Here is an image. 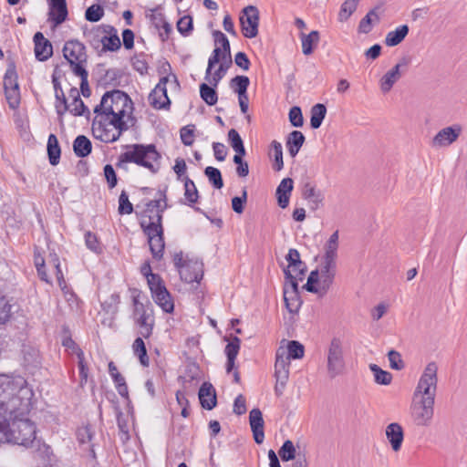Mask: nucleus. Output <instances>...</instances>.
<instances>
[{
  "instance_id": "obj_51",
  "label": "nucleus",
  "mask_w": 467,
  "mask_h": 467,
  "mask_svg": "<svg viewBox=\"0 0 467 467\" xmlns=\"http://www.w3.org/2000/svg\"><path fill=\"white\" fill-rule=\"evenodd\" d=\"M204 174L215 189H221L223 186L221 171L214 167L209 166L204 170Z\"/></svg>"
},
{
  "instance_id": "obj_17",
  "label": "nucleus",
  "mask_w": 467,
  "mask_h": 467,
  "mask_svg": "<svg viewBox=\"0 0 467 467\" xmlns=\"http://www.w3.org/2000/svg\"><path fill=\"white\" fill-rule=\"evenodd\" d=\"M407 66L408 62L403 58L381 77L379 85L383 94L389 93L393 86L401 78L402 68H406Z\"/></svg>"
},
{
  "instance_id": "obj_60",
  "label": "nucleus",
  "mask_w": 467,
  "mask_h": 467,
  "mask_svg": "<svg viewBox=\"0 0 467 467\" xmlns=\"http://www.w3.org/2000/svg\"><path fill=\"white\" fill-rule=\"evenodd\" d=\"M62 345L63 347L66 348V350L71 355L75 354L78 358L84 355L83 351L78 348V346L69 336H65L63 337Z\"/></svg>"
},
{
  "instance_id": "obj_19",
  "label": "nucleus",
  "mask_w": 467,
  "mask_h": 467,
  "mask_svg": "<svg viewBox=\"0 0 467 467\" xmlns=\"http://www.w3.org/2000/svg\"><path fill=\"white\" fill-rule=\"evenodd\" d=\"M462 133L460 125H453L441 129L432 139L431 146L434 148H446L457 140Z\"/></svg>"
},
{
  "instance_id": "obj_2",
  "label": "nucleus",
  "mask_w": 467,
  "mask_h": 467,
  "mask_svg": "<svg viewBox=\"0 0 467 467\" xmlns=\"http://www.w3.org/2000/svg\"><path fill=\"white\" fill-rule=\"evenodd\" d=\"M133 111V103L130 97L120 90L106 92L99 105L94 109V113L115 121L130 125Z\"/></svg>"
},
{
  "instance_id": "obj_46",
  "label": "nucleus",
  "mask_w": 467,
  "mask_h": 467,
  "mask_svg": "<svg viewBox=\"0 0 467 467\" xmlns=\"http://www.w3.org/2000/svg\"><path fill=\"white\" fill-rule=\"evenodd\" d=\"M228 140L230 142V145L234 149V150L236 152V154L244 155L245 154V149L244 146L243 140L237 130L234 129H231L228 131Z\"/></svg>"
},
{
  "instance_id": "obj_14",
  "label": "nucleus",
  "mask_w": 467,
  "mask_h": 467,
  "mask_svg": "<svg viewBox=\"0 0 467 467\" xmlns=\"http://www.w3.org/2000/svg\"><path fill=\"white\" fill-rule=\"evenodd\" d=\"M438 387V365L430 362L424 368L413 392L425 396H435Z\"/></svg>"
},
{
  "instance_id": "obj_48",
  "label": "nucleus",
  "mask_w": 467,
  "mask_h": 467,
  "mask_svg": "<svg viewBox=\"0 0 467 467\" xmlns=\"http://www.w3.org/2000/svg\"><path fill=\"white\" fill-rule=\"evenodd\" d=\"M85 244L88 250L95 254H101L103 251L102 244L99 242L97 234L88 231L85 233Z\"/></svg>"
},
{
  "instance_id": "obj_11",
  "label": "nucleus",
  "mask_w": 467,
  "mask_h": 467,
  "mask_svg": "<svg viewBox=\"0 0 467 467\" xmlns=\"http://www.w3.org/2000/svg\"><path fill=\"white\" fill-rule=\"evenodd\" d=\"M173 263L181 279L186 283L200 282L203 275V265L198 259H189L182 252L175 253Z\"/></svg>"
},
{
  "instance_id": "obj_5",
  "label": "nucleus",
  "mask_w": 467,
  "mask_h": 467,
  "mask_svg": "<svg viewBox=\"0 0 467 467\" xmlns=\"http://www.w3.org/2000/svg\"><path fill=\"white\" fill-rule=\"evenodd\" d=\"M29 393L23 377L0 375V409L4 412L12 414L17 409L20 399Z\"/></svg>"
},
{
  "instance_id": "obj_26",
  "label": "nucleus",
  "mask_w": 467,
  "mask_h": 467,
  "mask_svg": "<svg viewBox=\"0 0 467 467\" xmlns=\"http://www.w3.org/2000/svg\"><path fill=\"white\" fill-rule=\"evenodd\" d=\"M338 231L334 232L324 245V254L320 260L337 264V250L339 245Z\"/></svg>"
},
{
  "instance_id": "obj_52",
  "label": "nucleus",
  "mask_w": 467,
  "mask_h": 467,
  "mask_svg": "<svg viewBox=\"0 0 467 467\" xmlns=\"http://www.w3.org/2000/svg\"><path fill=\"white\" fill-rule=\"evenodd\" d=\"M201 98L210 106L214 105L217 102V93L213 88L208 86L205 83L200 86Z\"/></svg>"
},
{
  "instance_id": "obj_10",
  "label": "nucleus",
  "mask_w": 467,
  "mask_h": 467,
  "mask_svg": "<svg viewBox=\"0 0 467 467\" xmlns=\"http://www.w3.org/2000/svg\"><path fill=\"white\" fill-rule=\"evenodd\" d=\"M171 88L178 89L180 85L175 74L170 72L160 78L159 83L149 95V102L156 109H169L171 100L167 95V85Z\"/></svg>"
},
{
  "instance_id": "obj_9",
  "label": "nucleus",
  "mask_w": 467,
  "mask_h": 467,
  "mask_svg": "<svg viewBox=\"0 0 467 467\" xmlns=\"http://www.w3.org/2000/svg\"><path fill=\"white\" fill-rule=\"evenodd\" d=\"M63 55L70 64L74 74L80 77L83 82L86 81L88 72L85 69L87 63L85 46L78 40H68L64 45Z\"/></svg>"
},
{
  "instance_id": "obj_39",
  "label": "nucleus",
  "mask_w": 467,
  "mask_h": 467,
  "mask_svg": "<svg viewBox=\"0 0 467 467\" xmlns=\"http://www.w3.org/2000/svg\"><path fill=\"white\" fill-rule=\"evenodd\" d=\"M270 157L274 158V170L279 171L284 167V161H283V148L282 144L277 140H273L270 145V150H269Z\"/></svg>"
},
{
  "instance_id": "obj_61",
  "label": "nucleus",
  "mask_w": 467,
  "mask_h": 467,
  "mask_svg": "<svg viewBox=\"0 0 467 467\" xmlns=\"http://www.w3.org/2000/svg\"><path fill=\"white\" fill-rule=\"evenodd\" d=\"M133 211V206L129 201V196L125 192H122L119 198V213L121 214H130Z\"/></svg>"
},
{
  "instance_id": "obj_32",
  "label": "nucleus",
  "mask_w": 467,
  "mask_h": 467,
  "mask_svg": "<svg viewBox=\"0 0 467 467\" xmlns=\"http://www.w3.org/2000/svg\"><path fill=\"white\" fill-rule=\"evenodd\" d=\"M305 136L301 131L294 130L287 136L286 147L291 157H296L305 142Z\"/></svg>"
},
{
  "instance_id": "obj_20",
  "label": "nucleus",
  "mask_w": 467,
  "mask_h": 467,
  "mask_svg": "<svg viewBox=\"0 0 467 467\" xmlns=\"http://www.w3.org/2000/svg\"><path fill=\"white\" fill-rule=\"evenodd\" d=\"M289 365L290 360L286 357V350L279 348L275 355V376L282 389L285 388L289 378Z\"/></svg>"
},
{
  "instance_id": "obj_31",
  "label": "nucleus",
  "mask_w": 467,
  "mask_h": 467,
  "mask_svg": "<svg viewBox=\"0 0 467 467\" xmlns=\"http://www.w3.org/2000/svg\"><path fill=\"white\" fill-rule=\"evenodd\" d=\"M154 302L166 313H171L174 309V304L168 290L162 288L151 294Z\"/></svg>"
},
{
  "instance_id": "obj_15",
  "label": "nucleus",
  "mask_w": 467,
  "mask_h": 467,
  "mask_svg": "<svg viewBox=\"0 0 467 467\" xmlns=\"http://www.w3.org/2000/svg\"><path fill=\"white\" fill-rule=\"evenodd\" d=\"M327 373L331 379L341 375L345 369L343 350L340 342L333 339L327 351Z\"/></svg>"
},
{
  "instance_id": "obj_22",
  "label": "nucleus",
  "mask_w": 467,
  "mask_h": 467,
  "mask_svg": "<svg viewBox=\"0 0 467 467\" xmlns=\"http://www.w3.org/2000/svg\"><path fill=\"white\" fill-rule=\"evenodd\" d=\"M386 438L394 451L401 449L404 440V432L401 425L398 422H392L387 425L385 430Z\"/></svg>"
},
{
  "instance_id": "obj_4",
  "label": "nucleus",
  "mask_w": 467,
  "mask_h": 467,
  "mask_svg": "<svg viewBox=\"0 0 467 467\" xmlns=\"http://www.w3.org/2000/svg\"><path fill=\"white\" fill-rule=\"evenodd\" d=\"M213 36L216 47L208 59L205 80L211 86L217 87L232 63V58L230 42L226 36L221 31H215Z\"/></svg>"
},
{
  "instance_id": "obj_30",
  "label": "nucleus",
  "mask_w": 467,
  "mask_h": 467,
  "mask_svg": "<svg viewBox=\"0 0 467 467\" xmlns=\"http://www.w3.org/2000/svg\"><path fill=\"white\" fill-rule=\"evenodd\" d=\"M285 258L288 262L287 268L285 270V275H291V272L295 274H303L304 264L300 260V254L296 249H289Z\"/></svg>"
},
{
  "instance_id": "obj_62",
  "label": "nucleus",
  "mask_w": 467,
  "mask_h": 467,
  "mask_svg": "<svg viewBox=\"0 0 467 467\" xmlns=\"http://www.w3.org/2000/svg\"><path fill=\"white\" fill-rule=\"evenodd\" d=\"M284 300L285 302L286 308L289 310V312L296 313L298 311L301 306V301L298 297V293H296L295 296H293L292 294H284Z\"/></svg>"
},
{
  "instance_id": "obj_44",
  "label": "nucleus",
  "mask_w": 467,
  "mask_h": 467,
  "mask_svg": "<svg viewBox=\"0 0 467 467\" xmlns=\"http://www.w3.org/2000/svg\"><path fill=\"white\" fill-rule=\"evenodd\" d=\"M360 0H345L341 5L338 20L340 22L347 21L350 16L357 10L358 5Z\"/></svg>"
},
{
  "instance_id": "obj_53",
  "label": "nucleus",
  "mask_w": 467,
  "mask_h": 467,
  "mask_svg": "<svg viewBox=\"0 0 467 467\" xmlns=\"http://www.w3.org/2000/svg\"><path fill=\"white\" fill-rule=\"evenodd\" d=\"M373 20L379 21V16L375 10H370L359 22L358 31L364 34L370 32Z\"/></svg>"
},
{
  "instance_id": "obj_57",
  "label": "nucleus",
  "mask_w": 467,
  "mask_h": 467,
  "mask_svg": "<svg viewBox=\"0 0 467 467\" xmlns=\"http://www.w3.org/2000/svg\"><path fill=\"white\" fill-rule=\"evenodd\" d=\"M302 274H295L291 272V275H285L287 281L284 287V294L289 295L292 294L293 296H296V293H297V276H300Z\"/></svg>"
},
{
  "instance_id": "obj_12",
  "label": "nucleus",
  "mask_w": 467,
  "mask_h": 467,
  "mask_svg": "<svg viewBox=\"0 0 467 467\" xmlns=\"http://www.w3.org/2000/svg\"><path fill=\"white\" fill-rule=\"evenodd\" d=\"M55 88L57 99L56 110L59 116L64 115L67 111H69L74 116H89L90 112L84 105L77 88L70 89L69 98H71L72 100L67 103L63 91H58L56 86Z\"/></svg>"
},
{
  "instance_id": "obj_40",
  "label": "nucleus",
  "mask_w": 467,
  "mask_h": 467,
  "mask_svg": "<svg viewBox=\"0 0 467 467\" xmlns=\"http://www.w3.org/2000/svg\"><path fill=\"white\" fill-rule=\"evenodd\" d=\"M182 182H184V198L188 204L192 205L196 203L199 198V193L195 183L187 176L182 179Z\"/></svg>"
},
{
  "instance_id": "obj_13",
  "label": "nucleus",
  "mask_w": 467,
  "mask_h": 467,
  "mask_svg": "<svg viewBox=\"0 0 467 467\" xmlns=\"http://www.w3.org/2000/svg\"><path fill=\"white\" fill-rule=\"evenodd\" d=\"M134 311L133 318L135 324L140 327V334L148 338L152 334L154 327V314L150 303L144 305L137 298L133 299Z\"/></svg>"
},
{
  "instance_id": "obj_41",
  "label": "nucleus",
  "mask_w": 467,
  "mask_h": 467,
  "mask_svg": "<svg viewBox=\"0 0 467 467\" xmlns=\"http://www.w3.org/2000/svg\"><path fill=\"white\" fill-rule=\"evenodd\" d=\"M299 450L300 448L296 447L292 441L286 440L278 451V454L283 462H288L296 457Z\"/></svg>"
},
{
  "instance_id": "obj_50",
  "label": "nucleus",
  "mask_w": 467,
  "mask_h": 467,
  "mask_svg": "<svg viewBox=\"0 0 467 467\" xmlns=\"http://www.w3.org/2000/svg\"><path fill=\"white\" fill-rule=\"evenodd\" d=\"M285 350H286V357L288 358V360L291 358H301L304 357L305 353L304 346L296 340L289 341L287 348H285Z\"/></svg>"
},
{
  "instance_id": "obj_54",
  "label": "nucleus",
  "mask_w": 467,
  "mask_h": 467,
  "mask_svg": "<svg viewBox=\"0 0 467 467\" xmlns=\"http://www.w3.org/2000/svg\"><path fill=\"white\" fill-rule=\"evenodd\" d=\"M100 42L102 44V49L105 50V51H116L118 50L120 46H121V43H120V39L119 37L118 36L117 34H114V35H111V36H104L101 39H100Z\"/></svg>"
},
{
  "instance_id": "obj_37",
  "label": "nucleus",
  "mask_w": 467,
  "mask_h": 467,
  "mask_svg": "<svg viewBox=\"0 0 467 467\" xmlns=\"http://www.w3.org/2000/svg\"><path fill=\"white\" fill-rule=\"evenodd\" d=\"M73 149L78 157H86L91 152V141L86 136L79 135L74 140Z\"/></svg>"
},
{
  "instance_id": "obj_58",
  "label": "nucleus",
  "mask_w": 467,
  "mask_h": 467,
  "mask_svg": "<svg viewBox=\"0 0 467 467\" xmlns=\"http://www.w3.org/2000/svg\"><path fill=\"white\" fill-rule=\"evenodd\" d=\"M35 265L41 280L47 284H51L50 278L46 271L45 259L38 254H35Z\"/></svg>"
},
{
  "instance_id": "obj_42",
  "label": "nucleus",
  "mask_w": 467,
  "mask_h": 467,
  "mask_svg": "<svg viewBox=\"0 0 467 467\" xmlns=\"http://www.w3.org/2000/svg\"><path fill=\"white\" fill-rule=\"evenodd\" d=\"M327 114V109L323 104H316L311 109L310 125L313 129H318Z\"/></svg>"
},
{
  "instance_id": "obj_8",
  "label": "nucleus",
  "mask_w": 467,
  "mask_h": 467,
  "mask_svg": "<svg viewBox=\"0 0 467 467\" xmlns=\"http://www.w3.org/2000/svg\"><path fill=\"white\" fill-rule=\"evenodd\" d=\"M6 442L28 447L36 441V426L28 419H14L8 425Z\"/></svg>"
},
{
  "instance_id": "obj_59",
  "label": "nucleus",
  "mask_w": 467,
  "mask_h": 467,
  "mask_svg": "<svg viewBox=\"0 0 467 467\" xmlns=\"http://www.w3.org/2000/svg\"><path fill=\"white\" fill-rule=\"evenodd\" d=\"M289 121L294 127H302L304 124V119L302 115V110L299 107L294 106L289 110Z\"/></svg>"
},
{
  "instance_id": "obj_47",
  "label": "nucleus",
  "mask_w": 467,
  "mask_h": 467,
  "mask_svg": "<svg viewBox=\"0 0 467 467\" xmlns=\"http://www.w3.org/2000/svg\"><path fill=\"white\" fill-rule=\"evenodd\" d=\"M18 77L14 64H10L4 77L5 88H19Z\"/></svg>"
},
{
  "instance_id": "obj_56",
  "label": "nucleus",
  "mask_w": 467,
  "mask_h": 467,
  "mask_svg": "<svg viewBox=\"0 0 467 467\" xmlns=\"http://www.w3.org/2000/svg\"><path fill=\"white\" fill-rule=\"evenodd\" d=\"M104 16V10L99 5H92L86 10V19L89 22H98Z\"/></svg>"
},
{
  "instance_id": "obj_49",
  "label": "nucleus",
  "mask_w": 467,
  "mask_h": 467,
  "mask_svg": "<svg viewBox=\"0 0 467 467\" xmlns=\"http://www.w3.org/2000/svg\"><path fill=\"white\" fill-rule=\"evenodd\" d=\"M250 80L246 76H236L231 80V87L237 95L246 94Z\"/></svg>"
},
{
  "instance_id": "obj_3",
  "label": "nucleus",
  "mask_w": 467,
  "mask_h": 467,
  "mask_svg": "<svg viewBox=\"0 0 467 467\" xmlns=\"http://www.w3.org/2000/svg\"><path fill=\"white\" fill-rule=\"evenodd\" d=\"M161 155L153 144H130L125 146V151L118 157L117 167L126 170L128 163H135L151 173H157L161 168Z\"/></svg>"
},
{
  "instance_id": "obj_24",
  "label": "nucleus",
  "mask_w": 467,
  "mask_h": 467,
  "mask_svg": "<svg viewBox=\"0 0 467 467\" xmlns=\"http://www.w3.org/2000/svg\"><path fill=\"white\" fill-rule=\"evenodd\" d=\"M34 42L36 57L39 61L47 60L53 54L51 43L40 32L35 34Z\"/></svg>"
},
{
  "instance_id": "obj_18",
  "label": "nucleus",
  "mask_w": 467,
  "mask_h": 467,
  "mask_svg": "<svg viewBox=\"0 0 467 467\" xmlns=\"http://www.w3.org/2000/svg\"><path fill=\"white\" fill-rule=\"evenodd\" d=\"M410 415L416 426L428 427L433 420L434 407L410 403Z\"/></svg>"
},
{
  "instance_id": "obj_16",
  "label": "nucleus",
  "mask_w": 467,
  "mask_h": 467,
  "mask_svg": "<svg viewBox=\"0 0 467 467\" xmlns=\"http://www.w3.org/2000/svg\"><path fill=\"white\" fill-rule=\"evenodd\" d=\"M240 24L243 35L247 38H254L258 34L259 11L254 5L244 7L240 16Z\"/></svg>"
},
{
  "instance_id": "obj_29",
  "label": "nucleus",
  "mask_w": 467,
  "mask_h": 467,
  "mask_svg": "<svg viewBox=\"0 0 467 467\" xmlns=\"http://www.w3.org/2000/svg\"><path fill=\"white\" fill-rule=\"evenodd\" d=\"M293 180L290 178H285L281 181L280 184L276 189V196L278 201V205L285 209L289 204V199L291 195V192L293 190Z\"/></svg>"
},
{
  "instance_id": "obj_28",
  "label": "nucleus",
  "mask_w": 467,
  "mask_h": 467,
  "mask_svg": "<svg viewBox=\"0 0 467 467\" xmlns=\"http://www.w3.org/2000/svg\"><path fill=\"white\" fill-rule=\"evenodd\" d=\"M47 267L48 270L56 275L60 289L64 292V294H67V285L60 267L59 258L57 254H50L49 257L47 258Z\"/></svg>"
},
{
  "instance_id": "obj_33",
  "label": "nucleus",
  "mask_w": 467,
  "mask_h": 467,
  "mask_svg": "<svg viewBox=\"0 0 467 467\" xmlns=\"http://www.w3.org/2000/svg\"><path fill=\"white\" fill-rule=\"evenodd\" d=\"M76 435L78 443L82 446H87L93 452L94 428L91 425L81 426L77 430Z\"/></svg>"
},
{
  "instance_id": "obj_34",
  "label": "nucleus",
  "mask_w": 467,
  "mask_h": 467,
  "mask_svg": "<svg viewBox=\"0 0 467 467\" xmlns=\"http://www.w3.org/2000/svg\"><path fill=\"white\" fill-rule=\"evenodd\" d=\"M409 33V26L402 25L398 26L395 30L389 31L385 37V45L387 47H395L400 44Z\"/></svg>"
},
{
  "instance_id": "obj_25",
  "label": "nucleus",
  "mask_w": 467,
  "mask_h": 467,
  "mask_svg": "<svg viewBox=\"0 0 467 467\" xmlns=\"http://www.w3.org/2000/svg\"><path fill=\"white\" fill-rule=\"evenodd\" d=\"M48 16L55 26L62 24L67 16L66 0H49Z\"/></svg>"
},
{
  "instance_id": "obj_63",
  "label": "nucleus",
  "mask_w": 467,
  "mask_h": 467,
  "mask_svg": "<svg viewBox=\"0 0 467 467\" xmlns=\"http://www.w3.org/2000/svg\"><path fill=\"white\" fill-rule=\"evenodd\" d=\"M5 98L12 109H16L20 102L19 88H5Z\"/></svg>"
},
{
  "instance_id": "obj_36",
  "label": "nucleus",
  "mask_w": 467,
  "mask_h": 467,
  "mask_svg": "<svg viewBox=\"0 0 467 467\" xmlns=\"http://www.w3.org/2000/svg\"><path fill=\"white\" fill-rule=\"evenodd\" d=\"M109 373L116 384L117 389L121 396H125L128 393V388L124 377L118 371L114 362L109 363Z\"/></svg>"
},
{
  "instance_id": "obj_23",
  "label": "nucleus",
  "mask_w": 467,
  "mask_h": 467,
  "mask_svg": "<svg viewBox=\"0 0 467 467\" xmlns=\"http://www.w3.org/2000/svg\"><path fill=\"white\" fill-rule=\"evenodd\" d=\"M249 423L254 435V441L258 444L265 440L264 419L259 409H253L249 413Z\"/></svg>"
},
{
  "instance_id": "obj_64",
  "label": "nucleus",
  "mask_w": 467,
  "mask_h": 467,
  "mask_svg": "<svg viewBox=\"0 0 467 467\" xmlns=\"http://www.w3.org/2000/svg\"><path fill=\"white\" fill-rule=\"evenodd\" d=\"M178 31L183 35L188 36L192 30V19L189 16H184L177 22Z\"/></svg>"
},
{
  "instance_id": "obj_7",
  "label": "nucleus",
  "mask_w": 467,
  "mask_h": 467,
  "mask_svg": "<svg viewBox=\"0 0 467 467\" xmlns=\"http://www.w3.org/2000/svg\"><path fill=\"white\" fill-rule=\"evenodd\" d=\"M129 128L130 125L95 114L92 123V133L97 140L105 143H111L118 140L121 134L128 130Z\"/></svg>"
},
{
  "instance_id": "obj_1",
  "label": "nucleus",
  "mask_w": 467,
  "mask_h": 467,
  "mask_svg": "<svg viewBox=\"0 0 467 467\" xmlns=\"http://www.w3.org/2000/svg\"><path fill=\"white\" fill-rule=\"evenodd\" d=\"M161 201H150L142 212L140 223L145 234L148 236L150 252L156 259L162 257L165 245L161 225Z\"/></svg>"
},
{
  "instance_id": "obj_21",
  "label": "nucleus",
  "mask_w": 467,
  "mask_h": 467,
  "mask_svg": "<svg viewBox=\"0 0 467 467\" xmlns=\"http://www.w3.org/2000/svg\"><path fill=\"white\" fill-rule=\"evenodd\" d=\"M302 195L307 201L310 210L317 211L323 207L325 196L321 190L307 182L304 185Z\"/></svg>"
},
{
  "instance_id": "obj_38",
  "label": "nucleus",
  "mask_w": 467,
  "mask_h": 467,
  "mask_svg": "<svg viewBox=\"0 0 467 467\" xmlns=\"http://www.w3.org/2000/svg\"><path fill=\"white\" fill-rule=\"evenodd\" d=\"M47 153L50 164L57 165L60 160V147L58 140L54 134H50L47 140Z\"/></svg>"
},
{
  "instance_id": "obj_45",
  "label": "nucleus",
  "mask_w": 467,
  "mask_h": 467,
  "mask_svg": "<svg viewBox=\"0 0 467 467\" xmlns=\"http://www.w3.org/2000/svg\"><path fill=\"white\" fill-rule=\"evenodd\" d=\"M369 368L373 372L374 379L378 384L389 385L391 383L392 375L389 371L381 369L376 364H370Z\"/></svg>"
},
{
  "instance_id": "obj_27",
  "label": "nucleus",
  "mask_w": 467,
  "mask_h": 467,
  "mask_svg": "<svg viewBox=\"0 0 467 467\" xmlns=\"http://www.w3.org/2000/svg\"><path fill=\"white\" fill-rule=\"evenodd\" d=\"M199 400L202 408L212 410L216 405L215 389L211 383L204 382L199 390Z\"/></svg>"
},
{
  "instance_id": "obj_6",
  "label": "nucleus",
  "mask_w": 467,
  "mask_h": 467,
  "mask_svg": "<svg viewBox=\"0 0 467 467\" xmlns=\"http://www.w3.org/2000/svg\"><path fill=\"white\" fill-rule=\"evenodd\" d=\"M337 268V264L320 260L317 268L310 273L305 288L320 297L324 296L335 280Z\"/></svg>"
},
{
  "instance_id": "obj_43",
  "label": "nucleus",
  "mask_w": 467,
  "mask_h": 467,
  "mask_svg": "<svg viewBox=\"0 0 467 467\" xmlns=\"http://www.w3.org/2000/svg\"><path fill=\"white\" fill-rule=\"evenodd\" d=\"M132 350H133L134 355L139 358L140 363L143 367H148L149 363H150L149 358L147 355L145 343L141 337H137L134 340V342L132 344Z\"/></svg>"
},
{
  "instance_id": "obj_35",
  "label": "nucleus",
  "mask_w": 467,
  "mask_h": 467,
  "mask_svg": "<svg viewBox=\"0 0 467 467\" xmlns=\"http://www.w3.org/2000/svg\"><path fill=\"white\" fill-rule=\"evenodd\" d=\"M300 38L302 43V52L304 55L308 56L313 53L314 47L319 41V33L316 30L311 31L307 35L302 33L300 35Z\"/></svg>"
},
{
  "instance_id": "obj_55",
  "label": "nucleus",
  "mask_w": 467,
  "mask_h": 467,
  "mask_svg": "<svg viewBox=\"0 0 467 467\" xmlns=\"http://www.w3.org/2000/svg\"><path fill=\"white\" fill-rule=\"evenodd\" d=\"M117 421L119 430V439L122 442H126L130 440V425L128 422V417H125L122 413H119L118 415Z\"/></svg>"
}]
</instances>
